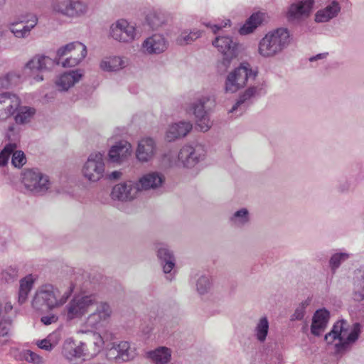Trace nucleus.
<instances>
[{
	"mask_svg": "<svg viewBox=\"0 0 364 364\" xmlns=\"http://www.w3.org/2000/svg\"><path fill=\"white\" fill-rule=\"evenodd\" d=\"M20 75L16 72H9L0 77V88H9L18 83Z\"/></svg>",
	"mask_w": 364,
	"mask_h": 364,
	"instance_id": "79ce46f5",
	"label": "nucleus"
},
{
	"mask_svg": "<svg viewBox=\"0 0 364 364\" xmlns=\"http://www.w3.org/2000/svg\"><path fill=\"white\" fill-rule=\"evenodd\" d=\"M350 257V255L345 252H336L332 255L329 265L333 271L336 270L340 265Z\"/></svg>",
	"mask_w": 364,
	"mask_h": 364,
	"instance_id": "c03bdc74",
	"label": "nucleus"
},
{
	"mask_svg": "<svg viewBox=\"0 0 364 364\" xmlns=\"http://www.w3.org/2000/svg\"><path fill=\"white\" fill-rule=\"evenodd\" d=\"M111 37L119 42L131 43L137 38L135 26L125 19H119L110 26Z\"/></svg>",
	"mask_w": 364,
	"mask_h": 364,
	"instance_id": "f8f14e48",
	"label": "nucleus"
},
{
	"mask_svg": "<svg viewBox=\"0 0 364 364\" xmlns=\"http://www.w3.org/2000/svg\"><path fill=\"white\" fill-rule=\"evenodd\" d=\"M105 337L96 332L90 333V338L87 343V348L90 349V357L97 355L101 351L105 344Z\"/></svg>",
	"mask_w": 364,
	"mask_h": 364,
	"instance_id": "58836bf2",
	"label": "nucleus"
},
{
	"mask_svg": "<svg viewBox=\"0 0 364 364\" xmlns=\"http://www.w3.org/2000/svg\"><path fill=\"white\" fill-rule=\"evenodd\" d=\"M147 357L154 364H168L171 360V351L166 347H159L148 352Z\"/></svg>",
	"mask_w": 364,
	"mask_h": 364,
	"instance_id": "2f4dec72",
	"label": "nucleus"
},
{
	"mask_svg": "<svg viewBox=\"0 0 364 364\" xmlns=\"http://www.w3.org/2000/svg\"><path fill=\"white\" fill-rule=\"evenodd\" d=\"M264 87V82L257 83V85L249 87L240 95L238 100L232 106L230 112L236 113L237 116L241 115L246 109L248 105L247 102L251 98L265 93Z\"/></svg>",
	"mask_w": 364,
	"mask_h": 364,
	"instance_id": "f3484780",
	"label": "nucleus"
},
{
	"mask_svg": "<svg viewBox=\"0 0 364 364\" xmlns=\"http://www.w3.org/2000/svg\"><path fill=\"white\" fill-rule=\"evenodd\" d=\"M125 63L118 56H109L104 58L100 63V68L107 72L117 71L124 67Z\"/></svg>",
	"mask_w": 364,
	"mask_h": 364,
	"instance_id": "f704fd0d",
	"label": "nucleus"
},
{
	"mask_svg": "<svg viewBox=\"0 0 364 364\" xmlns=\"http://www.w3.org/2000/svg\"><path fill=\"white\" fill-rule=\"evenodd\" d=\"M35 279L31 274H29L20 280V287L18 291V302L23 304L26 301L28 293L33 288Z\"/></svg>",
	"mask_w": 364,
	"mask_h": 364,
	"instance_id": "4c0bfd02",
	"label": "nucleus"
},
{
	"mask_svg": "<svg viewBox=\"0 0 364 364\" xmlns=\"http://www.w3.org/2000/svg\"><path fill=\"white\" fill-rule=\"evenodd\" d=\"M213 45L223 55L222 65L227 69L237 55V43L228 36H217Z\"/></svg>",
	"mask_w": 364,
	"mask_h": 364,
	"instance_id": "ddd939ff",
	"label": "nucleus"
},
{
	"mask_svg": "<svg viewBox=\"0 0 364 364\" xmlns=\"http://www.w3.org/2000/svg\"><path fill=\"white\" fill-rule=\"evenodd\" d=\"M121 173L117 171H112L109 175V178L112 179H117L120 177Z\"/></svg>",
	"mask_w": 364,
	"mask_h": 364,
	"instance_id": "13d9d810",
	"label": "nucleus"
},
{
	"mask_svg": "<svg viewBox=\"0 0 364 364\" xmlns=\"http://www.w3.org/2000/svg\"><path fill=\"white\" fill-rule=\"evenodd\" d=\"M205 155L203 146L186 144L181 147L178 154L172 151L166 153L162 161L169 167L192 168L204 159Z\"/></svg>",
	"mask_w": 364,
	"mask_h": 364,
	"instance_id": "7ed1b4c3",
	"label": "nucleus"
},
{
	"mask_svg": "<svg viewBox=\"0 0 364 364\" xmlns=\"http://www.w3.org/2000/svg\"><path fill=\"white\" fill-rule=\"evenodd\" d=\"M6 137L9 141V143H15L17 145L19 141V131L14 125H11L8 128Z\"/></svg>",
	"mask_w": 364,
	"mask_h": 364,
	"instance_id": "603ef678",
	"label": "nucleus"
},
{
	"mask_svg": "<svg viewBox=\"0 0 364 364\" xmlns=\"http://www.w3.org/2000/svg\"><path fill=\"white\" fill-rule=\"evenodd\" d=\"M106 355L109 360L129 361L135 358L136 352L129 342L120 341L118 343H112V346L107 349Z\"/></svg>",
	"mask_w": 364,
	"mask_h": 364,
	"instance_id": "2eb2a0df",
	"label": "nucleus"
},
{
	"mask_svg": "<svg viewBox=\"0 0 364 364\" xmlns=\"http://www.w3.org/2000/svg\"><path fill=\"white\" fill-rule=\"evenodd\" d=\"M13 306L10 302H7L5 304L4 309L6 311H11L12 309Z\"/></svg>",
	"mask_w": 364,
	"mask_h": 364,
	"instance_id": "052dcab7",
	"label": "nucleus"
},
{
	"mask_svg": "<svg viewBox=\"0 0 364 364\" xmlns=\"http://www.w3.org/2000/svg\"><path fill=\"white\" fill-rule=\"evenodd\" d=\"M330 319V312L326 309H318L314 314L311 332L313 335L318 336L326 328Z\"/></svg>",
	"mask_w": 364,
	"mask_h": 364,
	"instance_id": "bb28decb",
	"label": "nucleus"
},
{
	"mask_svg": "<svg viewBox=\"0 0 364 364\" xmlns=\"http://www.w3.org/2000/svg\"><path fill=\"white\" fill-rule=\"evenodd\" d=\"M68 54H70V56L62 62V66L64 68L75 67L86 57L87 47L79 41H75L60 47L57 50V55L59 58Z\"/></svg>",
	"mask_w": 364,
	"mask_h": 364,
	"instance_id": "9d476101",
	"label": "nucleus"
},
{
	"mask_svg": "<svg viewBox=\"0 0 364 364\" xmlns=\"http://www.w3.org/2000/svg\"><path fill=\"white\" fill-rule=\"evenodd\" d=\"M287 28H279L268 32L259 42L258 53L264 58H271L280 53L290 43Z\"/></svg>",
	"mask_w": 364,
	"mask_h": 364,
	"instance_id": "20e7f679",
	"label": "nucleus"
},
{
	"mask_svg": "<svg viewBox=\"0 0 364 364\" xmlns=\"http://www.w3.org/2000/svg\"><path fill=\"white\" fill-rule=\"evenodd\" d=\"M250 220V213L247 208H241L235 211L229 218L232 226L242 228L247 225Z\"/></svg>",
	"mask_w": 364,
	"mask_h": 364,
	"instance_id": "e433bc0d",
	"label": "nucleus"
},
{
	"mask_svg": "<svg viewBox=\"0 0 364 364\" xmlns=\"http://www.w3.org/2000/svg\"><path fill=\"white\" fill-rule=\"evenodd\" d=\"M215 105V98L212 95H203L191 104V110L196 118V122L201 132H205L212 127L208 115V109Z\"/></svg>",
	"mask_w": 364,
	"mask_h": 364,
	"instance_id": "0eeeda50",
	"label": "nucleus"
},
{
	"mask_svg": "<svg viewBox=\"0 0 364 364\" xmlns=\"http://www.w3.org/2000/svg\"><path fill=\"white\" fill-rule=\"evenodd\" d=\"M314 0H301L297 2V18H307L312 12Z\"/></svg>",
	"mask_w": 364,
	"mask_h": 364,
	"instance_id": "a19ab883",
	"label": "nucleus"
},
{
	"mask_svg": "<svg viewBox=\"0 0 364 364\" xmlns=\"http://www.w3.org/2000/svg\"><path fill=\"white\" fill-rule=\"evenodd\" d=\"M60 340V333L58 332H53L45 338L36 341L35 344L38 348L50 352L58 344Z\"/></svg>",
	"mask_w": 364,
	"mask_h": 364,
	"instance_id": "c9c22d12",
	"label": "nucleus"
},
{
	"mask_svg": "<svg viewBox=\"0 0 364 364\" xmlns=\"http://www.w3.org/2000/svg\"><path fill=\"white\" fill-rule=\"evenodd\" d=\"M303 316H304L303 311L299 312V310L297 309V316H296L297 320L301 319L303 318Z\"/></svg>",
	"mask_w": 364,
	"mask_h": 364,
	"instance_id": "e2e57ef3",
	"label": "nucleus"
},
{
	"mask_svg": "<svg viewBox=\"0 0 364 364\" xmlns=\"http://www.w3.org/2000/svg\"><path fill=\"white\" fill-rule=\"evenodd\" d=\"M341 11V4L336 0H331L315 13L314 21L317 23H328L337 18Z\"/></svg>",
	"mask_w": 364,
	"mask_h": 364,
	"instance_id": "412c9836",
	"label": "nucleus"
},
{
	"mask_svg": "<svg viewBox=\"0 0 364 364\" xmlns=\"http://www.w3.org/2000/svg\"><path fill=\"white\" fill-rule=\"evenodd\" d=\"M21 104L20 98L9 92L0 93V121H5L15 114Z\"/></svg>",
	"mask_w": 364,
	"mask_h": 364,
	"instance_id": "a211bd4d",
	"label": "nucleus"
},
{
	"mask_svg": "<svg viewBox=\"0 0 364 364\" xmlns=\"http://www.w3.org/2000/svg\"><path fill=\"white\" fill-rule=\"evenodd\" d=\"M25 358L33 364H45V360L41 355L30 350L25 353Z\"/></svg>",
	"mask_w": 364,
	"mask_h": 364,
	"instance_id": "3c124183",
	"label": "nucleus"
},
{
	"mask_svg": "<svg viewBox=\"0 0 364 364\" xmlns=\"http://www.w3.org/2000/svg\"><path fill=\"white\" fill-rule=\"evenodd\" d=\"M52 7L54 11L70 18H77L87 11V4L79 0H56Z\"/></svg>",
	"mask_w": 364,
	"mask_h": 364,
	"instance_id": "9b49d317",
	"label": "nucleus"
},
{
	"mask_svg": "<svg viewBox=\"0 0 364 364\" xmlns=\"http://www.w3.org/2000/svg\"><path fill=\"white\" fill-rule=\"evenodd\" d=\"M353 299L357 301H360L364 299V272L361 270L355 272Z\"/></svg>",
	"mask_w": 364,
	"mask_h": 364,
	"instance_id": "ea45409f",
	"label": "nucleus"
},
{
	"mask_svg": "<svg viewBox=\"0 0 364 364\" xmlns=\"http://www.w3.org/2000/svg\"><path fill=\"white\" fill-rule=\"evenodd\" d=\"M21 182L25 189L34 195H43L50 187L48 176L36 168L25 169L21 173Z\"/></svg>",
	"mask_w": 364,
	"mask_h": 364,
	"instance_id": "423d86ee",
	"label": "nucleus"
},
{
	"mask_svg": "<svg viewBox=\"0 0 364 364\" xmlns=\"http://www.w3.org/2000/svg\"><path fill=\"white\" fill-rule=\"evenodd\" d=\"M16 149L15 143H8L0 152V166L7 164L11 154Z\"/></svg>",
	"mask_w": 364,
	"mask_h": 364,
	"instance_id": "09e8293b",
	"label": "nucleus"
},
{
	"mask_svg": "<svg viewBox=\"0 0 364 364\" xmlns=\"http://www.w3.org/2000/svg\"><path fill=\"white\" fill-rule=\"evenodd\" d=\"M55 60L45 55H35L25 65L26 69H28L31 74L47 70L53 68L55 64H59Z\"/></svg>",
	"mask_w": 364,
	"mask_h": 364,
	"instance_id": "a878e982",
	"label": "nucleus"
},
{
	"mask_svg": "<svg viewBox=\"0 0 364 364\" xmlns=\"http://www.w3.org/2000/svg\"><path fill=\"white\" fill-rule=\"evenodd\" d=\"M95 310L88 315L85 320V325L92 328L98 329L102 327L112 316V310L107 302H98Z\"/></svg>",
	"mask_w": 364,
	"mask_h": 364,
	"instance_id": "4468645a",
	"label": "nucleus"
},
{
	"mask_svg": "<svg viewBox=\"0 0 364 364\" xmlns=\"http://www.w3.org/2000/svg\"><path fill=\"white\" fill-rule=\"evenodd\" d=\"M13 154L11 159V164L17 168L22 167L26 162V156L22 151H15L11 154Z\"/></svg>",
	"mask_w": 364,
	"mask_h": 364,
	"instance_id": "8fccbe9b",
	"label": "nucleus"
},
{
	"mask_svg": "<svg viewBox=\"0 0 364 364\" xmlns=\"http://www.w3.org/2000/svg\"><path fill=\"white\" fill-rule=\"evenodd\" d=\"M146 22L153 30L157 29L164 23V16L156 11L150 12L146 18Z\"/></svg>",
	"mask_w": 364,
	"mask_h": 364,
	"instance_id": "a18cd8bd",
	"label": "nucleus"
},
{
	"mask_svg": "<svg viewBox=\"0 0 364 364\" xmlns=\"http://www.w3.org/2000/svg\"><path fill=\"white\" fill-rule=\"evenodd\" d=\"M254 336L259 343H264L269 331V321L266 316H261L255 323Z\"/></svg>",
	"mask_w": 364,
	"mask_h": 364,
	"instance_id": "7c9ffc66",
	"label": "nucleus"
},
{
	"mask_svg": "<svg viewBox=\"0 0 364 364\" xmlns=\"http://www.w3.org/2000/svg\"><path fill=\"white\" fill-rule=\"evenodd\" d=\"M18 269L9 266L4 269L1 273V279L6 283H12L18 278Z\"/></svg>",
	"mask_w": 364,
	"mask_h": 364,
	"instance_id": "49530a36",
	"label": "nucleus"
},
{
	"mask_svg": "<svg viewBox=\"0 0 364 364\" xmlns=\"http://www.w3.org/2000/svg\"><path fill=\"white\" fill-rule=\"evenodd\" d=\"M75 285L71 283L63 294L53 285L46 284L38 287L32 301V306L37 310L43 308L53 309L64 305L71 296Z\"/></svg>",
	"mask_w": 364,
	"mask_h": 364,
	"instance_id": "f03ea898",
	"label": "nucleus"
},
{
	"mask_svg": "<svg viewBox=\"0 0 364 364\" xmlns=\"http://www.w3.org/2000/svg\"><path fill=\"white\" fill-rule=\"evenodd\" d=\"M311 299L309 298L306 299L305 301H302L300 304L301 309L303 311L306 306L310 304Z\"/></svg>",
	"mask_w": 364,
	"mask_h": 364,
	"instance_id": "bf43d9fd",
	"label": "nucleus"
},
{
	"mask_svg": "<svg viewBox=\"0 0 364 364\" xmlns=\"http://www.w3.org/2000/svg\"><path fill=\"white\" fill-rule=\"evenodd\" d=\"M105 336H108V333H105Z\"/></svg>",
	"mask_w": 364,
	"mask_h": 364,
	"instance_id": "69168bd1",
	"label": "nucleus"
},
{
	"mask_svg": "<svg viewBox=\"0 0 364 364\" xmlns=\"http://www.w3.org/2000/svg\"><path fill=\"white\" fill-rule=\"evenodd\" d=\"M168 48V42L163 35L155 33L146 38L142 43L141 50L148 55H159Z\"/></svg>",
	"mask_w": 364,
	"mask_h": 364,
	"instance_id": "aec40b11",
	"label": "nucleus"
},
{
	"mask_svg": "<svg viewBox=\"0 0 364 364\" xmlns=\"http://www.w3.org/2000/svg\"><path fill=\"white\" fill-rule=\"evenodd\" d=\"M257 75V68H253L247 62L241 63L239 66L228 74L225 82V92H236L250 82L254 81Z\"/></svg>",
	"mask_w": 364,
	"mask_h": 364,
	"instance_id": "39448f33",
	"label": "nucleus"
},
{
	"mask_svg": "<svg viewBox=\"0 0 364 364\" xmlns=\"http://www.w3.org/2000/svg\"><path fill=\"white\" fill-rule=\"evenodd\" d=\"M96 304L97 297L95 295L75 296L65 306L67 319L70 321L82 317Z\"/></svg>",
	"mask_w": 364,
	"mask_h": 364,
	"instance_id": "6e6552de",
	"label": "nucleus"
},
{
	"mask_svg": "<svg viewBox=\"0 0 364 364\" xmlns=\"http://www.w3.org/2000/svg\"><path fill=\"white\" fill-rule=\"evenodd\" d=\"M156 249L157 250V256L163 266V271L168 274L166 279L172 281L175 273L174 272H172L175 267V257L173 253L165 244L156 245Z\"/></svg>",
	"mask_w": 364,
	"mask_h": 364,
	"instance_id": "5701e85b",
	"label": "nucleus"
},
{
	"mask_svg": "<svg viewBox=\"0 0 364 364\" xmlns=\"http://www.w3.org/2000/svg\"><path fill=\"white\" fill-rule=\"evenodd\" d=\"M14 120L16 124L23 125L29 123L36 114V109L28 106H21L16 109Z\"/></svg>",
	"mask_w": 364,
	"mask_h": 364,
	"instance_id": "473e14b6",
	"label": "nucleus"
},
{
	"mask_svg": "<svg viewBox=\"0 0 364 364\" xmlns=\"http://www.w3.org/2000/svg\"><path fill=\"white\" fill-rule=\"evenodd\" d=\"M82 76L83 71L80 69L66 72L58 77L55 81V85L60 90L67 91L78 82Z\"/></svg>",
	"mask_w": 364,
	"mask_h": 364,
	"instance_id": "cd10ccee",
	"label": "nucleus"
},
{
	"mask_svg": "<svg viewBox=\"0 0 364 364\" xmlns=\"http://www.w3.org/2000/svg\"><path fill=\"white\" fill-rule=\"evenodd\" d=\"M105 172L104 154L100 151L91 153L82 167L83 176L90 182H97L104 177Z\"/></svg>",
	"mask_w": 364,
	"mask_h": 364,
	"instance_id": "1a4fd4ad",
	"label": "nucleus"
},
{
	"mask_svg": "<svg viewBox=\"0 0 364 364\" xmlns=\"http://www.w3.org/2000/svg\"><path fill=\"white\" fill-rule=\"evenodd\" d=\"M165 176L159 171H150L144 174L136 182L139 191L157 190L165 182Z\"/></svg>",
	"mask_w": 364,
	"mask_h": 364,
	"instance_id": "b1692460",
	"label": "nucleus"
},
{
	"mask_svg": "<svg viewBox=\"0 0 364 364\" xmlns=\"http://www.w3.org/2000/svg\"><path fill=\"white\" fill-rule=\"evenodd\" d=\"M193 128L190 122L181 121L171 124L166 132V139L168 141H173L178 139L185 137Z\"/></svg>",
	"mask_w": 364,
	"mask_h": 364,
	"instance_id": "393cba45",
	"label": "nucleus"
},
{
	"mask_svg": "<svg viewBox=\"0 0 364 364\" xmlns=\"http://www.w3.org/2000/svg\"><path fill=\"white\" fill-rule=\"evenodd\" d=\"M156 151L155 140L151 137H144L138 142L136 157L140 162H149L154 157Z\"/></svg>",
	"mask_w": 364,
	"mask_h": 364,
	"instance_id": "4be33fe9",
	"label": "nucleus"
},
{
	"mask_svg": "<svg viewBox=\"0 0 364 364\" xmlns=\"http://www.w3.org/2000/svg\"><path fill=\"white\" fill-rule=\"evenodd\" d=\"M360 333V325L358 323L350 325L346 321H336L331 331L326 334L327 344L334 347L338 353L347 350L358 338Z\"/></svg>",
	"mask_w": 364,
	"mask_h": 364,
	"instance_id": "f257e3e1",
	"label": "nucleus"
},
{
	"mask_svg": "<svg viewBox=\"0 0 364 364\" xmlns=\"http://www.w3.org/2000/svg\"><path fill=\"white\" fill-rule=\"evenodd\" d=\"M265 18V14L263 12H256L252 14L245 21L243 26L240 28L241 35H247L252 33L259 26H260Z\"/></svg>",
	"mask_w": 364,
	"mask_h": 364,
	"instance_id": "c756f323",
	"label": "nucleus"
},
{
	"mask_svg": "<svg viewBox=\"0 0 364 364\" xmlns=\"http://www.w3.org/2000/svg\"><path fill=\"white\" fill-rule=\"evenodd\" d=\"M4 32L3 31L0 30V38H2L4 36Z\"/></svg>",
	"mask_w": 364,
	"mask_h": 364,
	"instance_id": "0e129e2a",
	"label": "nucleus"
},
{
	"mask_svg": "<svg viewBox=\"0 0 364 364\" xmlns=\"http://www.w3.org/2000/svg\"><path fill=\"white\" fill-rule=\"evenodd\" d=\"M34 79L36 82H40L43 80V77L42 75L37 74L36 76H34Z\"/></svg>",
	"mask_w": 364,
	"mask_h": 364,
	"instance_id": "680f3d73",
	"label": "nucleus"
},
{
	"mask_svg": "<svg viewBox=\"0 0 364 364\" xmlns=\"http://www.w3.org/2000/svg\"><path fill=\"white\" fill-rule=\"evenodd\" d=\"M326 53H320V54H318L315 56H313L311 58H310V61H314V60H319V59H323L324 58L326 57Z\"/></svg>",
	"mask_w": 364,
	"mask_h": 364,
	"instance_id": "4d7b16f0",
	"label": "nucleus"
},
{
	"mask_svg": "<svg viewBox=\"0 0 364 364\" xmlns=\"http://www.w3.org/2000/svg\"><path fill=\"white\" fill-rule=\"evenodd\" d=\"M36 23L37 18L34 17V18L31 21V23L23 25L21 28H17L18 25L17 22H11L9 24V29L15 37L25 38L29 36L31 31L35 27Z\"/></svg>",
	"mask_w": 364,
	"mask_h": 364,
	"instance_id": "72a5a7b5",
	"label": "nucleus"
},
{
	"mask_svg": "<svg viewBox=\"0 0 364 364\" xmlns=\"http://www.w3.org/2000/svg\"><path fill=\"white\" fill-rule=\"evenodd\" d=\"M211 286L210 279L207 276H200L196 282V290L200 295L207 294L210 289Z\"/></svg>",
	"mask_w": 364,
	"mask_h": 364,
	"instance_id": "de8ad7c7",
	"label": "nucleus"
},
{
	"mask_svg": "<svg viewBox=\"0 0 364 364\" xmlns=\"http://www.w3.org/2000/svg\"><path fill=\"white\" fill-rule=\"evenodd\" d=\"M58 319V316H56L55 314H50V315L42 316L41 318V321L45 325H50V324H52V323H54L57 322Z\"/></svg>",
	"mask_w": 364,
	"mask_h": 364,
	"instance_id": "5fc2aeb1",
	"label": "nucleus"
},
{
	"mask_svg": "<svg viewBox=\"0 0 364 364\" xmlns=\"http://www.w3.org/2000/svg\"><path fill=\"white\" fill-rule=\"evenodd\" d=\"M286 18L288 22L294 23L296 21V4L291 3L290 6L289 7L287 14Z\"/></svg>",
	"mask_w": 364,
	"mask_h": 364,
	"instance_id": "864d4df0",
	"label": "nucleus"
},
{
	"mask_svg": "<svg viewBox=\"0 0 364 364\" xmlns=\"http://www.w3.org/2000/svg\"><path fill=\"white\" fill-rule=\"evenodd\" d=\"M205 26L207 27L211 28L213 31L215 33L217 31H218L222 28H225L227 26H230V20H226L225 21L224 24H223V25H218V24L212 25L211 23H206Z\"/></svg>",
	"mask_w": 364,
	"mask_h": 364,
	"instance_id": "6e6d98bb",
	"label": "nucleus"
},
{
	"mask_svg": "<svg viewBox=\"0 0 364 364\" xmlns=\"http://www.w3.org/2000/svg\"><path fill=\"white\" fill-rule=\"evenodd\" d=\"M131 144L126 141H121L112 146L109 151V159L113 162H119L131 153Z\"/></svg>",
	"mask_w": 364,
	"mask_h": 364,
	"instance_id": "c85d7f7f",
	"label": "nucleus"
},
{
	"mask_svg": "<svg viewBox=\"0 0 364 364\" xmlns=\"http://www.w3.org/2000/svg\"><path fill=\"white\" fill-rule=\"evenodd\" d=\"M139 191L138 186L132 181H127L115 185L110 196L113 200L129 201L133 200Z\"/></svg>",
	"mask_w": 364,
	"mask_h": 364,
	"instance_id": "6ab92c4d",
	"label": "nucleus"
},
{
	"mask_svg": "<svg viewBox=\"0 0 364 364\" xmlns=\"http://www.w3.org/2000/svg\"><path fill=\"white\" fill-rule=\"evenodd\" d=\"M62 354L65 358L70 361H74L79 358L85 360L90 355L87 342H80L79 345H76L74 340L70 338L65 341Z\"/></svg>",
	"mask_w": 364,
	"mask_h": 364,
	"instance_id": "dca6fc26",
	"label": "nucleus"
},
{
	"mask_svg": "<svg viewBox=\"0 0 364 364\" xmlns=\"http://www.w3.org/2000/svg\"><path fill=\"white\" fill-rule=\"evenodd\" d=\"M201 36V32L198 30L188 32L186 31L182 32L177 38V43L180 45L189 44Z\"/></svg>",
	"mask_w": 364,
	"mask_h": 364,
	"instance_id": "37998d69",
	"label": "nucleus"
}]
</instances>
